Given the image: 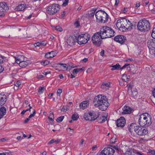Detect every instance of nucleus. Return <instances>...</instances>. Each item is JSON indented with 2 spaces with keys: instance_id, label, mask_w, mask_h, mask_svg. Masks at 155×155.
Returning a JSON list of instances; mask_svg holds the SVG:
<instances>
[{
  "instance_id": "nucleus-10",
  "label": "nucleus",
  "mask_w": 155,
  "mask_h": 155,
  "mask_svg": "<svg viewBox=\"0 0 155 155\" xmlns=\"http://www.w3.org/2000/svg\"><path fill=\"white\" fill-rule=\"evenodd\" d=\"M60 6L57 4H53L47 7V13L51 15L56 13L59 10Z\"/></svg>"
},
{
  "instance_id": "nucleus-36",
  "label": "nucleus",
  "mask_w": 155,
  "mask_h": 155,
  "mask_svg": "<svg viewBox=\"0 0 155 155\" xmlns=\"http://www.w3.org/2000/svg\"><path fill=\"white\" fill-rule=\"evenodd\" d=\"M137 95L138 92L137 91V89L132 91L131 95L133 97L136 96Z\"/></svg>"
},
{
  "instance_id": "nucleus-58",
  "label": "nucleus",
  "mask_w": 155,
  "mask_h": 155,
  "mask_svg": "<svg viewBox=\"0 0 155 155\" xmlns=\"http://www.w3.org/2000/svg\"><path fill=\"white\" fill-rule=\"evenodd\" d=\"M41 45L45 46V45L47 43L45 41H43L41 43Z\"/></svg>"
},
{
  "instance_id": "nucleus-14",
  "label": "nucleus",
  "mask_w": 155,
  "mask_h": 155,
  "mask_svg": "<svg viewBox=\"0 0 155 155\" xmlns=\"http://www.w3.org/2000/svg\"><path fill=\"white\" fill-rule=\"evenodd\" d=\"M114 40L121 44H123L126 41V37L122 35H117L114 38Z\"/></svg>"
},
{
  "instance_id": "nucleus-1",
  "label": "nucleus",
  "mask_w": 155,
  "mask_h": 155,
  "mask_svg": "<svg viewBox=\"0 0 155 155\" xmlns=\"http://www.w3.org/2000/svg\"><path fill=\"white\" fill-rule=\"evenodd\" d=\"M93 103L95 107H98L102 111L105 110L109 106L107 97L102 95L96 96L94 99Z\"/></svg>"
},
{
  "instance_id": "nucleus-13",
  "label": "nucleus",
  "mask_w": 155,
  "mask_h": 155,
  "mask_svg": "<svg viewBox=\"0 0 155 155\" xmlns=\"http://www.w3.org/2000/svg\"><path fill=\"white\" fill-rule=\"evenodd\" d=\"M126 124V121L125 118L121 117L117 120L116 121V124L117 127L123 128Z\"/></svg>"
},
{
  "instance_id": "nucleus-4",
  "label": "nucleus",
  "mask_w": 155,
  "mask_h": 155,
  "mask_svg": "<svg viewBox=\"0 0 155 155\" xmlns=\"http://www.w3.org/2000/svg\"><path fill=\"white\" fill-rule=\"evenodd\" d=\"M97 21L100 23H105L108 19V15L104 11L98 10L95 14Z\"/></svg>"
},
{
  "instance_id": "nucleus-64",
  "label": "nucleus",
  "mask_w": 155,
  "mask_h": 155,
  "mask_svg": "<svg viewBox=\"0 0 155 155\" xmlns=\"http://www.w3.org/2000/svg\"><path fill=\"white\" fill-rule=\"evenodd\" d=\"M140 5V2H138L136 4V7L137 8L139 7Z\"/></svg>"
},
{
  "instance_id": "nucleus-50",
  "label": "nucleus",
  "mask_w": 155,
  "mask_h": 155,
  "mask_svg": "<svg viewBox=\"0 0 155 155\" xmlns=\"http://www.w3.org/2000/svg\"><path fill=\"white\" fill-rule=\"evenodd\" d=\"M130 65L129 64H126L122 68H120V70H122V69L125 68L126 67Z\"/></svg>"
},
{
  "instance_id": "nucleus-60",
  "label": "nucleus",
  "mask_w": 155,
  "mask_h": 155,
  "mask_svg": "<svg viewBox=\"0 0 155 155\" xmlns=\"http://www.w3.org/2000/svg\"><path fill=\"white\" fill-rule=\"evenodd\" d=\"M30 120V118L29 117L27 118L24 121V123H27Z\"/></svg>"
},
{
  "instance_id": "nucleus-57",
  "label": "nucleus",
  "mask_w": 155,
  "mask_h": 155,
  "mask_svg": "<svg viewBox=\"0 0 155 155\" xmlns=\"http://www.w3.org/2000/svg\"><path fill=\"white\" fill-rule=\"evenodd\" d=\"M128 8L127 7H125L124 8V10H123V12L124 13H126L127 12V11Z\"/></svg>"
},
{
  "instance_id": "nucleus-15",
  "label": "nucleus",
  "mask_w": 155,
  "mask_h": 155,
  "mask_svg": "<svg viewBox=\"0 0 155 155\" xmlns=\"http://www.w3.org/2000/svg\"><path fill=\"white\" fill-rule=\"evenodd\" d=\"M76 42H77L76 36H75L70 37L67 41L68 44L71 46L74 45Z\"/></svg>"
},
{
  "instance_id": "nucleus-26",
  "label": "nucleus",
  "mask_w": 155,
  "mask_h": 155,
  "mask_svg": "<svg viewBox=\"0 0 155 155\" xmlns=\"http://www.w3.org/2000/svg\"><path fill=\"white\" fill-rule=\"evenodd\" d=\"M122 80L124 81L127 82H128L129 80L130 76H127L126 74H123L122 77Z\"/></svg>"
},
{
  "instance_id": "nucleus-38",
  "label": "nucleus",
  "mask_w": 155,
  "mask_h": 155,
  "mask_svg": "<svg viewBox=\"0 0 155 155\" xmlns=\"http://www.w3.org/2000/svg\"><path fill=\"white\" fill-rule=\"evenodd\" d=\"M110 146L111 147V148H112L113 150H114L113 148L114 149L116 150H117V151H119V149L118 148V147L117 145L114 146V145H110Z\"/></svg>"
},
{
  "instance_id": "nucleus-42",
  "label": "nucleus",
  "mask_w": 155,
  "mask_h": 155,
  "mask_svg": "<svg viewBox=\"0 0 155 155\" xmlns=\"http://www.w3.org/2000/svg\"><path fill=\"white\" fill-rule=\"evenodd\" d=\"M5 58H6L5 57L0 55V63H3V61L5 60Z\"/></svg>"
},
{
  "instance_id": "nucleus-41",
  "label": "nucleus",
  "mask_w": 155,
  "mask_h": 155,
  "mask_svg": "<svg viewBox=\"0 0 155 155\" xmlns=\"http://www.w3.org/2000/svg\"><path fill=\"white\" fill-rule=\"evenodd\" d=\"M136 25H133V24H132L131 23V25H129V27L128 28H127V30H131L133 28H135L136 27Z\"/></svg>"
},
{
  "instance_id": "nucleus-7",
  "label": "nucleus",
  "mask_w": 155,
  "mask_h": 155,
  "mask_svg": "<svg viewBox=\"0 0 155 155\" xmlns=\"http://www.w3.org/2000/svg\"><path fill=\"white\" fill-rule=\"evenodd\" d=\"M150 22L146 20H140L138 23L137 28L141 31H147L150 29Z\"/></svg>"
},
{
  "instance_id": "nucleus-8",
  "label": "nucleus",
  "mask_w": 155,
  "mask_h": 155,
  "mask_svg": "<svg viewBox=\"0 0 155 155\" xmlns=\"http://www.w3.org/2000/svg\"><path fill=\"white\" fill-rule=\"evenodd\" d=\"M100 31L95 33L92 37V40L93 44L97 47H99L101 44V39H104L101 36Z\"/></svg>"
},
{
  "instance_id": "nucleus-55",
  "label": "nucleus",
  "mask_w": 155,
  "mask_h": 155,
  "mask_svg": "<svg viewBox=\"0 0 155 155\" xmlns=\"http://www.w3.org/2000/svg\"><path fill=\"white\" fill-rule=\"evenodd\" d=\"M149 153H151V154L155 155V151L154 150H150Z\"/></svg>"
},
{
  "instance_id": "nucleus-43",
  "label": "nucleus",
  "mask_w": 155,
  "mask_h": 155,
  "mask_svg": "<svg viewBox=\"0 0 155 155\" xmlns=\"http://www.w3.org/2000/svg\"><path fill=\"white\" fill-rule=\"evenodd\" d=\"M152 36L153 38L155 39V27L153 29L152 33Z\"/></svg>"
},
{
  "instance_id": "nucleus-62",
  "label": "nucleus",
  "mask_w": 155,
  "mask_h": 155,
  "mask_svg": "<svg viewBox=\"0 0 155 155\" xmlns=\"http://www.w3.org/2000/svg\"><path fill=\"white\" fill-rule=\"evenodd\" d=\"M68 129L70 130V131L72 133H73L74 132V130L73 129H71L70 127H68Z\"/></svg>"
},
{
  "instance_id": "nucleus-30",
  "label": "nucleus",
  "mask_w": 155,
  "mask_h": 155,
  "mask_svg": "<svg viewBox=\"0 0 155 155\" xmlns=\"http://www.w3.org/2000/svg\"><path fill=\"white\" fill-rule=\"evenodd\" d=\"M61 64V69L63 71L67 70L68 68L69 67H70V66L68 67H67V64Z\"/></svg>"
},
{
  "instance_id": "nucleus-34",
  "label": "nucleus",
  "mask_w": 155,
  "mask_h": 155,
  "mask_svg": "<svg viewBox=\"0 0 155 155\" xmlns=\"http://www.w3.org/2000/svg\"><path fill=\"white\" fill-rule=\"evenodd\" d=\"M78 118V115L77 114H73L72 116V119L74 120H77Z\"/></svg>"
},
{
  "instance_id": "nucleus-51",
  "label": "nucleus",
  "mask_w": 155,
  "mask_h": 155,
  "mask_svg": "<svg viewBox=\"0 0 155 155\" xmlns=\"http://www.w3.org/2000/svg\"><path fill=\"white\" fill-rule=\"evenodd\" d=\"M62 92V90L61 89H58L57 91V93L58 94H59L58 95L60 96V94Z\"/></svg>"
},
{
  "instance_id": "nucleus-17",
  "label": "nucleus",
  "mask_w": 155,
  "mask_h": 155,
  "mask_svg": "<svg viewBox=\"0 0 155 155\" xmlns=\"http://www.w3.org/2000/svg\"><path fill=\"white\" fill-rule=\"evenodd\" d=\"M6 100V96L0 94V106L3 105L5 103Z\"/></svg>"
},
{
  "instance_id": "nucleus-52",
  "label": "nucleus",
  "mask_w": 155,
  "mask_h": 155,
  "mask_svg": "<svg viewBox=\"0 0 155 155\" xmlns=\"http://www.w3.org/2000/svg\"><path fill=\"white\" fill-rule=\"evenodd\" d=\"M149 0H143V4L145 3L146 5L148 4L149 3Z\"/></svg>"
},
{
  "instance_id": "nucleus-16",
  "label": "nucleus",
  "mask_w": 155,
  "mask_h": 155,
  "mask_svg": "<svg viewBox=\"0 0 155 155\" xmlns=\"http://www.w3.org/2000/svg\"><path fill=\"white\" fill-rule=\"evenodd\" d=\"M122 110L123 111L122 112V114H130L132 109L129 107L125 106L123 107Z\"/></svg>"
},
{
  "instance_id": "nucleus-11",
  "label": "nucleus",
  "mask_w": 155,
  "mask_h": 155,
  "mask_svg": "<svg viewBox=\"0 0 155 155\" xmlns=\"http://www.w3.org/2000/svg\"><path fill=\"white\" fill-rule=\"evenodd\" d=\"M8 9V6L6 2H0V16H4L5 13Z\"/></svg>"
},
{
  "instance_id": "nucleus-3",
  "label": "nucleus",
  "mask_w": 155,
  "mask_h": 155,
  "mask_svg": "<svg viewBox=\"0 0 155 155\" xmlns=\"http://www.w3.org/2000/svg\"><path fill=\"white\" fill-rule=\"evenodd\" d=\"M100 31L102 37L104 39L113 37L115 34V32L111 28L107 26L102 27Z\"/></svg>"
},
{
  "instance_id": "nucleus-18",
  "label": "nucleus",
  "mask_w": 155,
  "mask_h": 155,
  "mask_svg": "<svg viewBox=\"0 0 155 155\" xmlns=\"http://www.w3.org/2000/svg\"><path fill=\"white\" fill-rule=\"evenodd\" d=\"M89 102L87 101H84L81 102L79 105L80 108L83 110L86 108L89 105Z\"/></svg>"
},
{
  "instance_id": "nucleus-61",
  "label": "nucleus",
  "mask_w": 155,
  "mask_h": 155,
  "mask_svg": "<svg viewBox=\"0 0 155 155\" xmlns=\"http://www.w3.org/2000/svg\"><path fill=\"white\" fill-rule=\"evenodd\" d=\"M35 44L36 45L35 46L39 47L41 45V43L39 42H38L37 43H35Z\"/></svg>"
},
{
  "instance_id": "nucleus-63",
  "label": "nucleus",
  "mask_w": 155,
  "mask_h": 155,
  "mask_svg": "<svg viewBox=\"0 0 155 155\" xmlns=\"http://www.w3.org/2000/svg\"><path fill=\"white\" fill-rule=\"evenodd\" d=\"M119 0H116L115 5H117L119 3Z\"/></svg>"
},
{
  "instance_id": "nucleus-49",
  "label": "nucleus",
  "mask_w": 155,
  "mask_h": 155,
  "mask_svg": "<svg viewBox=\"0 0 155 155\" xmlns=\"http://www.w3.org/2000/svg\"><path fill=\"white\" fill-rule=\"evenodd\" d=\"M21 84V82L20 81H17L16 83L15 84V85L16 87H18Z\"/></svg>"
},
{
  "instance_id": "nucleus-2",
  "label": "nucleus",
  "mask_w": 155,
  "mask_h": 155,
  "mask_svg": "<svg viewBox=\"0 0 155 155\" xmlns=\"http://www.w3.org/2000/svg\"><path fill=\"white\" fill-rule=\"evenodd\" d=\"M138 122L140 125L143 127L150 125L151 123L150 116L147 113L141 114L140 116Z\"/></svg>"
},
{
  "instance_id": "nucleus-12",
  "label": "nucleus",
  "mask_w": 155,
  "mask_h": 155,
  "mask_svg": "<svg viewBox=\"0 0 155 155\" xmlns=\"http://www.w3.org/2000/svg\"><path fill=\"white\" fill-rule=\"evenodd\" d=\"M114 153V150L110 147L105 148L100 153L99 155H113Z\"/></svg>"
},
{
  "instance_id": "nucleus-29",
  "label": "nucleus",
  "mask_w": 155,
  "mask_h": 155,
  "mask_svg": "<svg viewBox=\"0 0 155 155\" xmlns=\"http://www.w3.org/2000/svg\"><path fill=\"white\" fill-rule=\"evenodd\" d=\"M126 153L127 154V155H134V152L131 148L127 149Z\"/></svg>"
},
{
  "instance_id": "nucleus-20",
  "label": "nucleus",
  "mask_w": 155,
  "mask_h": 155,
  "mask_svg": "<svg viewBox=\"0 0 155 155\" xmlns=\"http://www.w3.org/2000/svg\"><path fill=\"white\" fill-rule=\"evenodd\" d=\"M56 55L55 52L54 51H51L46 53L45 55V58H53Z\"/></svg>"
},
{
  "instance_id": "nucleus-47",
  "label": "nucleus",
  "mask_w": 155,
  "mask_h": 155,
  "mask_svg": "<svg viewBox=\"0 0 155 155\" xmlns=\"http://www.w3.org/2000/svg\"><path fill=\"white\" fill-rule=\"evenodd\" d=\"M110 84H109L106 83H103L101 87H103L105 86L106 87H109Z\"/></svg>"
},
{
  "instance_id": "nucleus-9",
  "label": "nucleus",
  "mask_w": 155,
  "mask_h": 155,
  "mask_svg": "<svg viewBox=\"0 0 155 155\" xmlns=\"http://www.w3.org/2000/svg\"><path fill=\"white\" fill-rule=\"evenodd\" d=\"M89 38V35L87 34H81L76 37L77 42L80 45L85 44L87 42Z\"/></svg>"
},
{
  "instance_id": "nucleus-40",
  "label": "nucleus",
  "mask_w": 155,
  "mask_h": 155,
  "mask_svg": "<svg viewBox=\"0 0 155 155\" xmlns=\"http://www.w3.org/2000/svg\"><path fill=\"white\" fill-rule=\"evenodd\" d=\"M44 90V87H39V89L38 90V92L40 94H41L43 92Z\"/></svg>"
},
{
  "instance_id": "nucleus-31",
  "label": "nucleus",
  "mask_w": 155,
  "mask_h": 155,
  "mask_svg": "<svg viewBox=\"0 0 155 155\" xmlns=\"http://www.w3.org/2000/svg\"><path fill=\"white\" fill-rule=\"evenodd\" d=\"M96 10L95 9H93V10L91 11V12L88 13L89 16L90 17H92L93 18L94 16Z\"/></svg>"
},
{
  "instance_id": "nucleus-59",
  "label": "nucleus",
  "mask_w": 155,
  "mask_h": 155,
  "mask_svg": "<svg viewBox=\"0 0 155 155\" xmlns=\"http://www.w3.org/2000/svg\"><path fill=\"white\" fill-rule=\"evenodd\" d=\"M104 50H102L100 53V55L102 57L104 56Z\"/></svg>"
},
{
  "instance_id": "nucleus-24",
  "label": "nucleus",
  "mask_w": 155,
  "mask_h": 155,
  "mask_svg": "<svg viewBox=\"0 0 155 155\" xmlns=\"http://www.w3.org/2000/svg\"><path fill=\"white\" fill-rule=\"evenodd\" d=\"M84 117L86 120L91 121V112L85 113Z\"/></svg>"
},
{
  "instance_id": "nucleus-33",
  "label": "nucleus",
  "mask_w": 155,
  "mask_h": 155,
  "mask_svg": "<svg viewBox=\"0 0 155 155\" xmlns=\"http://www.w3.org/2000/svg\"><path fill=\"white\" fill-rule=\"evenodd\" d=\"M54 118V115L53 113H52V112H51V113L49 114V115L48 116V118L51 121H52L53 120Z\"/></svg>"
},
{
  "instance_id": "nucleus-53",
  "label": "nucleus",
  "mask_w": 155,
  "mask_h": 155,
  "mask_svg": "<svg viewBox=\"0 0 155 155\" xmlns=\"http://www.w3.org/2000/svg\"><path fill=\"white\" fill-rule=\"evenodd\" d=\"M84 67H82V68H76L78 72L79 71H83L84 70Z\"/></svg>"
},
{
  "instance_id": "nucleus-44",
  "label": "nucleus",
  "mask_w": 155,
  "mask_h": 155,
  "mask_svg": "<svg viewBox=\"0 0 155 155\" xmlns=\"http://www.w3.org/2000/svg\"><path fill=\"white\" fill-rule=\"evenodd\" d=\"M116 140L115 137H113L110 139V142L112 143H114L116 142Z\"/></svg>"
},
{
  "instance_id": "nucleus-22",
  "label": "nucleus",
  "mask_w": 155,
  "mask_h": 155,
  "mask_svg": "<svg viewBox=\"0 0 155 155\" xmlns=\"http://www.w3.org/2000/svg\"><path fill=\"white\" fill-rule=\"evenodd\" d=\"M99 114L94 111L91 112V121L94 120L98 117Z\"/></svg>"
},
{
  "instance_id": "nucleus-28",
  "label": "nucleus",
  "mask_w": 155,
  "mask_h": 155,
  "mask_svg": "<svg viewBox=\"0 0 155 155\" xmlns=\"http://www.w3.org/2000/svg\"><path fill=\"white\" fill-rule=\"evenodd\" d=\"M61 140L58 139L56 140L53 139L51 140L48 143V144H51L54 143H55L56 144H58L60 142Z\"/></svg>"
},
{
  "instance_id": "nucleus-6",
  "label": "nucleus",
  "mask_w": 155,
  "mask_h": 155,
  "mask_svg": "<svg viewBox=\"0 0 155 155\" xmlns=\"http://www.w3.org/2000/svg\"><path fill=\"white\" fill-rule=\"evenodd\" d=\"M135 124L132 123L130 125L129 127H128V129L130 132L131 131L130 127L133 126L134 127L135 132L139 135H144L148 133V131L147 129L138 126H135Z\"/></svg>"
},
{
  "instance_id": "nucleus-32",
  "label": "nucleus",
  "mask_w": 155,
  "mask_h": 155,
  "mask_svg": "<svg viewBox=\"0 0 155 155\" xmlns=\"http://www.w3.org/2000/svg\"><path fill=\"white\" fill-rule=\"evenodd\" d=\"M107 120V117L103 116L98 120V122L100 123H103L105 121Z\"/></svg>"
},
{
  "instance_id": "nucleus-39",
  "label": "nucleus",
  "mask_w": 155,
  "mask_h": 155,
  "mask_svg": "<svg viewBox=\"0 0 155 155\" xmlns=\"http://www.w3.org/2000/svg\"><path fill=\"white\" fill-rule=\"evenodd\" d=\"M55 28L56 30L60 32L62 31V28L59 26H58L55 27Z\"/></svg>"
},
{
  "instance_id": "nucleus-35",
  "label": "nucleus",
  "mask_w": 155,
  "mask_h": 155,
  "mask_svg": "<svg viewBox=\"0 0 155 155\" xmlns=\"http://www.w3.org/2000/svg\"><path fill=\"white\" fill-rule=\"evenodd\" d=\"M64 118V116H61L58 117L56 119V121L58 122H61Z\"/></svg>"
},
{
  "instance_id": "nucleus-25",
  "label": "nucleus",
  "mask_w": 155,
  "mask_h": 155,
  "mask_svg": "<svg viewBox=\"0 0 155 155\" xmlns=\"http://www.w3.org/2000/svg\"><path fill=\"white\" fill-rule=\"evenodd\" d=\"M19 66L21 68H25L28 65V63L27 61L24 60L21 62L19 63Z\"/></svg>"
},
{
  "instance_id": "nucleus-37",
  "label": "nucleus",
  "mask_w": 155,
  "mask_h": 155,
  "mask_svg": "<svg viewBox=\"0 0 155 155\" xmlns=\"http://www.w3.org/2000/svg\"><path fill=\"white\" fill-rule=\"evenodd\" d=\"M49 61H42L41 62V64L42 65H46L49 64Z\"/></svg>"
},
{
  "instance_id": "nucleus-27",
  "label": "nucleus",
  "mask_w": 155,
  "mask_h": 155,
  "mask_svg": "<svg viewBox=\"0 0 155 155\" xmlns=\"http://www.w3.org/2000/svg\"><path fill=\"white\" fill-rule=\"evenodd\" d=\"M111 67H112L111 70V71H114L115 70H118L119 69H120V66L118 63H117L116 65H114Z\"/></svg>"
},
{
  "instance_id": "nucleus-45",
  "label": "nucleus",
  "mask_w": 155,
  "mask_h": 155,
  "mask_svg": "<svg viewBox=\"0 0 155 155\" xmlns=\"http://www.w3.org/2000/svg\"><path fill=\"white\" fill-rule=\"evenodd\" d=\"M35 114L36 110H34L33 113L32 114H31L29 115L28 117L30 119L32 117H34L35 116Z\"/></svg>"
},
{
  "instance_id": "nucleus-19",
  "label": "nucleus",
  "mask_w": 155,
  "mask_h": 155,
  "mask_svg": "<svg viewBox=\"0 0 155 155\" xmlns=\"http://www.w3.org/2000/svg\"><path fill=\"white\" fill-rule=\"evenodd\" d=\"M6 108L4 107H2L0 108V119L2 118L6 114Z\"/></svg>"
},
{
  "instance_id": "nucleus-56",
  "label": "nucleus",
  "mask_w": 155,
  "mask_h": 155,
  "mask_svg": "<svg viewBox=\"0 0 155 155\" xmlns=\"http://www.w3.org/2000/svg\"><path fill=\"white\" fill-rule=\"evenodd\" d=\"M4 68L2 65H0V73L2 72L4 70Z\"/></svg>"
},
{
  "instance_id": "nucleus-46",
  "label": "nucleus",
  "mask_w": 155,
  "mask_h": 155,
  "mask_svg": "<svg viewBox=\"0 0 155 155\" xmlns=\"http://www.w3.org/2000/svg\"><path fill=\"white\" fill-rule=\"evenodd\" d=\"M74 25L76 27L78 28L80 26V23L78 21H76L74 23Z\"/></svg>"
},
{
  "instance_id": "nucleus-5",
  "label": "nucleus",
  "mask_w": 155,
  "mask_h": 155,
  "mask_svg": "<svg viewBox=\"0 0 155 155\" xmlns=\"http://www.w3.org/2000/svg\"><path fill=\"white\" fill-rule=\"evenodd\" d=\"M131 25V22L125 18L121 19L118 20L116 23V26L119 28L120 31L124 32L127 30L129 25Z\"/></svg>"
},
{
  "instance_id": "nucleus-48",
  "label": "nucleus",
  "mask_w": 155,
  "mask_h": 155,
  "mask_svg": "<svg viewBox=\"0 0 155 155\" xmlns=\"http://www.w3.org/2000/svg\"><path fill=\"white\" fill-rule=\"evenodd\" d=\"M68 0H64V1L63 2L62 5L64 6H66L68 4Z\"/></svg>"
},
{
  "instance_id": "nucleus-21",
  "label": "nucleus",
  "mask_w": 155,
  "mask_h": 155,
  "mask_svg": "<svg viewBox=\"0 0 155 155\" xmlns=\"http://www.w3.org/2000/svg\"><path fill=\"white\" fill-rule=\"evenodd\" d=\"M26 7L25 4H20L16 7L15 10L16 11H22L24 10Z\"/></svg>"
},
{
  "instance_id": "nucleus-23",
  "label": "nucleus",
  "mask_w": 155,
  "mask_h": 155,
  "mask_svg": "<svg viewBox=\"0 0 155 155\" xmlns=\"http://www.w3.org/2000/svg\"><path fill=\"white\" fill-rule=\"evenodd\" d=\"M15 58L16 63L18 64L19 62H21L24 60V57L23 55L18 56Z\"/></svg>"
},
{
  "instance_id": "nucleus-54",
  "label": "nucleus",
  "mask_w": 155,
  "mask_h": 155,
  "mask_svg": "<svg viewBox=\"0 0 155 155\" xmlns=\"http://www.w3.org/2000/svg\"><path fill=\"white\" fill-rule=\"evenodd\" d=\"M72 73L74 74H77V73L78 72L77 71V70L76 69V68L74 69L72 71Z\"/></svg>"
}]
</instances>
